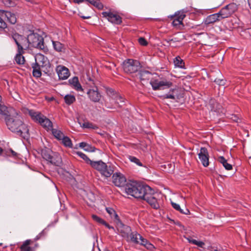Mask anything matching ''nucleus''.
<instances>
[{"mask_svg": "<svg viewBox=\"0 0 251 251\" xmlns=\"http://www.w3.org/2000/svg\"><path fill=\"white\" fill-rule=\"evenodd\" d=\"M126 192L136 199L146 201L151 206L155 209L159 208L157 196L158 194L149 186L133 182L126 185Z\"/></svg>", "mask_w": 251, "mask_h": 251, "instance_id": "nucleus-1", "label": "nucleus"}, {"mask_svg": "<svg viewBox=\"0 0 251 251\" xmlns=\"http://www.w3.org/2000/svg\"><path fill=\"white\" fill-rule=\"evenodd\" d=\"M6 125L13 132H16L19 135L25 137L28 133V128L24 124L22 117L17 113L14 115H7L5 118Z\"/></svg>", "mask_w": 251, "mask_h": 251, "instance_id": "nucleus-2", "label": "nucleus"}, {"mask_svg": "<svg viewBox=\"0 0 251 251\" xmlns=\"http://www.w3.org/2000/svg\"><path fill=\"white\" fill-rule=\"evenodd\" d=\"M91 166L98 171L102 176L108 178L114 173V168L111 165H107L101 160L93 161Z\"/></svg>", "mask_w": 251, "mask_h": 251, "instance_id": "nucleus-3", "label": "nucleus"}, {"mask_svg": "<svg viewBox=\"0 0 251 251\" xmlns=\"http://www.w3.org/2000/svg\"><path fill=\"white\" fill-rule=\"evenodd\" d=\"M29 114L33 121L40 124L47 130H50L52 129V122L41 113L30 110L29 111Z\"/></svg>", "mask_w": 251, "mask_h": 251, "instance_id": "nucleus-4", "label": "nucleus"}, {"mask_svg": "<svg viewBox=\"0 0 251 251\" xmlns=\"http://www.w3.org/2000/svg\"><path fill=\"white\" fill-rule=\"evenodd\" d=\"M35 63L41 66L42 70L46 74L50 73L52 71L51 64L48 58L41 53H37L35 56Z\"/></svg>", "mask_w": 251, "mask_h": 251, "instance_id": "nucleus-5", "label": "nucleus"}, {"mask_svg": "<svg viewBox=\"0 0 251 251\" xmlns=\"http://www.w3.org/2000/svg\"><path fill=\"white\" fill-rule=\"evenodd\" d=\"M123 68L126 73L132 74L138 71L141 68V65L138 60L129 59L123 62Z\"/></svg>", "mask_w": 251, "mask_h": 251, "instance_id": "nucleus-6", "label": "nucleus"}, {"mask_svg": "<svg viewBox=\"0 0 251 251\" xmlns=\"http://www.w3.org/2000/svg\"><path fill=\"white\" fill-rule=\"evenodd\" d=\"M27 40L29 46L31 47L43 50L44 48V43L43 38L39 34L32 33L27 36Z\"/></svg>", "mask_w": 251, "mask_h": 251, "instance_id": "nucleus-7", "label": "nucleus"}, {"mask_svg": "<svg viewBox=\"0 0 251 251\" xmlns=\"http://www.w3.org/2000/svg\"><path fill=\"white\" fill-rule=\"evenodd\" d=\"M12 37L18 46L19 52H20L23 50H26L29 48L27 37L26 38L17 33H13L12 35Z\"/></svg>", "mask_w": 251, "mask_h": 251, "instance_id": "nucleus-8", "label": "nucleus"}, {"mask_svg": "<svg viewBox=\"0 0 251 251\" xmlns=\"http://www.w3.org/2000/svg\"><path fill=\"white\" fill-rule=\"evenodd\" d=\"M237 9V5L235 3H231L223 7L219 12V15L222 19L227 18L236 11Z\"/></svg>", "mask_w": 251, "mask_h": 251, "instance_id": "nucleus-9", "label": "nucleus"}, {"mask_svg": "<svg viewBox=\"0 0 251 251\" xmlns=\"http://www.w3.org/2000/svg\"><path fill=\"white\" fill-rule=\"evenodd\" d=\"M102 17L105 18L108 21L113 24L119 25L122 23V18L117 14L111 12H103L101 13Z\"/></svg>", "mask_w": 251, "mask_h": 251, "instance_id": "nucleus-10", "label": "nucleus"}, {"mask_svg": "<svg viewBox=\"0 0 251 251\" xmlns=\"http://www.w3.org/2000/svg\"><path fill=\"white\" fill-rule=\"evenodd\" d=\"M152 89L154 90H160L164 89V87L169 88L172 85V83L171 81H167L165 80H154L150 82Z\"/></svg>", "mask_w": 251, "mask_h": 251, "instance_id": "nucleus-11", "label": "nucleus"}, {"mask_svg": "<svg viewBox=\"0 0 251 251\" xmlns=\"http://www.w3.org/2000/svg\"><path fill=\"white\" fill-rule=\"evenodd\" d=\"M112 178L113 183L118 187L124 186L126 182V177L121 173L113 174Z\"/></svg>", "mask_w": 251, "mask_h": 251, "instance_id": "nucleus-12", "label": "nucleus"}, {"mask_svg": "<svg viewBox=\"0 0 251 251\" xmlns=\"http://www.w3.org/2000/svg\"><path fill=\"white\" fill-rule=\"evenodd\" d=\"M117 228L118 231L124 237H127L131 232L130 227L126 225L123 224L120 220L116 222Z\"/></svg>", "mask_w": 251, "mask_h": 251, "instance_id": "nucleus-13", "label": "nucleus"}, {"mask_svg": "<svg viewBox=\"0 0 251 251\" xmlns=\"http://www.w3.org/2000/svg\"><path fill=\"white\" fill-rule=\"evenodd\" d=\"M199 158L204 167L209 165V153L207 150L204 147L201 148L198 153Z\"/></svg>", "mask_w": 251, "mask_h": 251, "instance_id": "nucleus-14", "label": "nucleus"}, {"mask_svg": "<svg viewBox=\"0 0 251 251\" xmlns=\"http://www.w3.org/2000/svg\"><path fill=\"white\" fill-rule=\"evenodd\" d=\"M87 94L90 100L94 102H99L101 98V95L99 92L97 87L89 89Z\"/></svg>", "mask_w": 251, "mask_h": 251, "instance_id": "nucleus-15", "label": "nucleus"}, {"mask_svg": "<svg viewBox=\"0 0 251 251\" xmlns=\"http://www.w3.org/2000/svg\"><path fill=\"white\" fill-rule=\"evenodd\" d=\"M0 15L2 17V21L6 19L11 24H15L17 22V18L15 14L9 11H0Z\"/></svg>", "mask_w": 251, "mask_h": 251, "instance_id": "nucleus-16", "label": "nucleus"}, {"mask_svg": "<svg viewBox=\"0 0 251 251\" xmlns=\"http://www.w3.org/2000/svg\"><path fill=\"white\" fill-rule=\"evenodd\" d=\"M56 71L60 79H66L70 75L68 69L64 66H57Z\"/></svg>", "mask_w": 251, "mask_h": 251, "instance_id": "nucleus-17", "label": "nucleus"}, {"mask_svg": "<svg viewBox=\"0 0 251 251\" xmlns=\"http://www.w3.org/2000/svg\"><path fill=\"white\" fill-rule=\"evenodd\" d=\"M222 20L221 16L219 15V12L208 16L203 21L205 25H208L213 24L216 22Z\"/></svg>", "mask_w": 251, "mask_h": 251, "instance_id": "nucleus-18", "label": "nucleus"}, {"mask_svg": "<svg viewBox=\"0 0 251 251\" xmlns=\"http://www.w3.org/2000/svg\"><path fill=\"white\" fill-rule=\"evenodd\" d=\"M164 99H170L173 100H177L179 99V89L175 88L170 90V91L162 96Z\"/></svg>", "mask_w": 251, "mask_h": 251, "instance_id": "nucleus-19", "label": "nucleus"}, {"mask_svg": "<svg viewBox=\"0 0 251 251\" xmlns=\"http://www.w3.org/2000/svg\"><path fill=\"white\" fill-rule=\"evenodd\" d=\"M69 83L71 86L77 91H83V89L79 82L77 77L74 76L69 80Z\"/></svg>", "mask_w": 251, "mask_h": 251, "instance_id": "nucleus-20", "label": "nucleus"}, {"mask_svg": "<svg viewBox=\"0 0 251 251\" xmlns=\"http://www.w3.org/2000/svg\"><path fill=\"white\" fill-rule=\"evenodd\" d=\"M33 243V241L31 239L25 240L20 247V251H34V249L30 246Z\"/></svg>", "mask_w": 251, "mask_h": 251, "instance_id": "nucleus-21", "label": "nucleus"}, {"mask_svg": "<svg viewBox=\"0 0 251 251\" xmlns=\"http://www.w3.org/2000/svg\"><path fill=\"white\" fill-rule=\"evenodd\" d=\"M186 11L184 10V9L178 11L176 12L174 15L172 16L171 18H174V19L183 23V20L186 17Z\"/></svg>", "mask_w": 251, "mask_h": 251, "instance_id": "nucleus-22", "label": "nucleus"}, {"mask_svg": "<svg viewBox=\"0 0 251 251\" xmlns=\"http://www.w3.org/2000/svg\"><path fill=\"white\" fill-rule=\"evenodd\" d=\"M217 161L221 163L226 170L229 171L232 169V166L227 163V160L224 156H219Z\"/></svg>", "mask_w": 251, "mask_h": 251, "instance_id": "nucleus-23", "label": "nucleus"}, {"mask_svg": "<svg viewBox=\"0 0 251 251\" xmlns=\"http://www.w3.org/2000/svg\"><path fill=\"white\" fill-rule=\"evenodd\" d=\"M32 68L33 69L32 74L33 75L37 78L40 77L41 76V66L38 65L36 63H33L32 65Z\"/></svg>", "mask_w": 251, "mask_h": 251, "instance_id": "nucleus-24", "label": "nucleus"}, {"mask_svg": "<svg viewBox=\"0 0 251 251\" xmlns=\"http://www.w3.org/2000/svg\"><path fill=\"white\" fill-rule=\"evenodd\" d=\"M52 156L51 157V159L50 160L49 162L55 166H59L61 164V159L60 156L58 153H52Z\"/></svg>", "mask_w": 251, "mask_h": 251, "instance_id": "nucleus-25", "label": "nucleus"}, {"mask_svg": "<svg viewBox=\"0 0 251 251\" xmlns=\"http://www.w3.org/2000/svg\"><path fill=\"white\" fill-rule=\"evenodd\" d=\"M106 210L109 214L110 217L114 220V222H116L120 220L119 217L115 211L111 207H106Z\"/></svg>", "mask_w": 251, "mask_h": 251, "instance_id": "nucleus-26", "label": "nucleus"}, {"mask_svg": "<svg viewBox=\"0 0 251 251\" xmlns=\"http://www.w3.org/2000/svg\"><path fill=\"white\" fill-rule=\"evenodd\" d=\"M138 244L144 246L149 250H152L154 249L153 245L149 242L146 239L144 238L142 236Z\"/></svg>", "mask_w": 251, "mask_h": 251, "instance_id": "nucleus-27", "label": "nucleus"}, {"mask_svg": "<svg viewBox=\"0 0 251 251\" xmlns=\"http://www.w3.org/2000/svg\"><path fill=\"white\" fill-rule=\"evenodd\" d=\"M139 77L141 80H149L150 78L151 73L146 70H141L138 73Z\"/></svg>", "mask_w": 251, "mask_h": 251, "instance_id": "nucleus-28", "label": "nucleus"}, {"mask_svg": "<svg viewBox=\"0 0 251 251\" xmlns=\"http://www.w3.org/2000/svg\"><path fill=\"white\" fill-rule=\"evenodd\" d=\"M171 204L172 207L175 209L176 210L180 212L182 214H184L185 215H188L190 213L189 210L185 208V209H181L180 208V205L178 204H177L174 202L171 201Z\"/></svg>", "mask_w": 251, "mask_h": 251, "instance_id": "nucleus-29", "label": "nucleus"}, {"mask_svg": "<svg viewBox=\"0 0 251 251\" xmlns=\"http://www.w3.org/2000/svg\"><path fill=\"white\" fill-rule=\"evenodd\" d=\"M175 66L180 68H184L185 63L183 60L180 58V56H176L174 61Z\"/></svg>", "mask_w": 251, "mask_h": 251, "instance_id": "nucleus-30", "label": "nucleus"}, {"mask_svg": "<svg viewBox=\"0 0 251 251\" xmlns=\"http://www.w3.org/2000/svg\"><path fill=\"white\" fill-rule=\"evenodd\" d=\"M51 130L53 135L58 140H61L63 138L64 135L60 130L53 128H52Z\"/></svg>", "mask_w": 251, "mask_h": 251, "instance_id": "nucleus-31", "label": "nucleus"}, {"mask_svg": "<svg viewBox=\"0 0 251 251\" xmlns=\"http://www.w3.org/2000/svg\"><path fill=\"white\" fill-rule=\"evenodd\" d=\"M130 236L131 240L133 242L136 243V244L139 243L140 240L142 238V236L140 234L137 233L136 232H132L130 234Z\"/></svg>", "mask_w": 251, "mask_h": 251, "instance_id": "nucleus-32", "label": "nucleus"}, {"mask_svg": "<svg viewBox=\"0 0 251 251\" xmlns=\"http://www.w3.org/2000/svg\"><path fill=\"white\" fill-rule=\"evenodd\" d=\"M23 51L19 52V53L16 55L15 58V61L17 64L19 65H23L24 64L25 59L24 57L22 55Z\"/></svg>", "mask_w": 251, "mask_h": 251, "instance_id": "nucleus-33", "label": "nucleus"}, {"mask_svg": "<svg viewBox=\"0 0 251 251\" xmlns=\"http://www.w3.org/2000/svg\"><path fill=\"white\" fill-rule=\"evenodd\" d=\"M52 44L54 50L57 51H62L64 49V45L59 42L52 41Z\"/></svg>", "mask_w": 251, "mask_h": 251, "instance_id": "nucleus-34", "label": "nucleus"}, {"mask_svg": "<svg viewBox=\"0 0 251 251\" xmlns=\"http://www.w3.org/2000/svg\"><path fill=\"white\" fill-rule=\"evenodd\" d=\"M64 100L68 105H71L75 101V98L72 95H67L64 97Z\"/></svg>", "mask_w": 251, "mask_h": 251, "instance_id": "nucleus-35", "label": "nucleus"}, {"mask_svg": "<svg viewBox=\"0 0 251 251\" xmlns=\"http://www.w3.org/2000/svg\"><path fill=\"white\" fill-rule=\"evenodd\" d=\"M76 154L78 155V156L80 157L82 159H83L84 160H85L86 163L90 164V166L94 161L90 160L86 154L82 153V152L77 151L76 152Z\"/></svg>", "mask_w": 251, "mask_h": 251, "instance_id": "nucleus-36", "label": "nucleus"}, {"mask_svg": "<svg viewBox=\"0 0 251 251\" xmlns=\"http://www.w3.org/2000/svg\"><path fill=\"white\" fill-rule=\"evenodd\" d=\"M61 140H62V143L65 146L72 148L73 144L71 139L68 137L64 136Z\"/></svg>", "mask_w": 251, "mask_h": 251, "instance_id": "nucleus-37", "label": "nucleus"}, {"mask_svg": "<svg viewBox=\"0 0 251 251\" xmlns=\"http://www.w3.org/2000/svg\"><path fill=\"white\" fill-rule=\"evenodd\" d=\"M99 9H102L103 5L100 0H86Z\"/></svg>", "mask_w": 251, "mask_h": 251, "instance_id": "nucleus-38", "label": "nucleus"}, {"mask_svg": "<svg viewBox=\"0 0 251 251\" xmlns=\"http://www.w3.org/2000/svg\"><path fill=\"white\" fill-rule=\"evenodd\" d=\"M80 126L82 127L83 128H92V129H96L98 128V127L94 125L92 123L89 122H84L82 125H80Z\"/></svg>", "mask_w": 251, "mask_h": 251, "instance_id": "nucleus-39", "label": "nucleus"}, {"mask_svg": "<svg viewBox=\"0 0 251 251\" xmlns=\"http://www.w3.org/2000/svg\"><path fill=\"white\" fill-rule=\"evenodd\" d=\"M113 99L115 100V102L118 104L119 107H121L122 105L120 104L121 103L124 102V99L121 96L117 94L115 95Z\"/></svg>", "mask_w": 251, "mask_h": 251, "instance_id": "nucleus-40", "label": "nucleus"}, {"mask_svg": "<svg viewBox=\"0 0 251 251\" xmlns=\"http://www.w3.org/2000/svg\"><path fill=\"white\" fill-rule=\"evenodd\" d=\"M189 243H192L194 245H197L200 247H202L204 245V243L201 241H198L195 239H188Z\"/></svg>", "mask_w": 251, "mask_h": 251, "instance_id": "nucleus-41", "label": "nucleus"}, {"mask_svg": "<svg viewBox=\"0 0 251 251\" xmlns=\"http://www.w3.org/2000/svg\"><path fill=\"white\" fill-rule=\"evenodd\" d=\"M79 147L84 149V150L87 151H91L93 150H91V147L85 142H81L79 143Z\"/></svg>", "mask_w": 251, "mask_h": 251, "instance_id": "nucleus-42", "label": "nucleus"}, {"mask_svg": "<svg viewBox=\"0 0 251 251\" xmlns=\"http://www.w3.org/2000/svg\"><path fill=\"white\" fill-rule=\"evenodd\" d=\"M128 159L131 162L136 164L137 165L139 166H142L143 165L142 163L140 162L139 159L134 156H129Z\"/></svg>", "mask_w": 251, "mask_h": 251, "instance_id": "nucleus-43", "label": "nucleus"}, {"mask_svg": "<svg viewBox=\"0 0 251 251\" xmlns=\"http://www.w3.org/2000/svg\"><path fill=\"white\" fill-rule=\"evenodd\" d=\"M92 218L93 220L102 225H103V224L105 222V221H104L102 219L100 218V217H98L96 215H92Z\"/></svg>", "mask_w": 251, "mask_h": 251, "instance_id": "nucleus-44", "label": "nucleus"}, {"mask_svg": "<svg viewBox=\"0 0 251 251\" xmlns=\"http://www.w3.org/2000/svg\"><path fill=\"white\" fill-rule=\"evenodd\" d=\"M42 156L45 159L49 162L50 160L51 159V157L52 156V154L48 151H45L43 152Z\"/></svg>", "mask_w": 251, "mask_h": 251, "instance_id": "nucleus-45", "label": "nucleus"}, {"mask_svg": "<svg viewBox=\"0 0 251 251\" xmlns=\"http://www.w3.org/2000/svg\"><path fill=\"white\" fill-rule=\"evenodd\" d=\"M1 97L0 96V114H3V115H6V107L1 105Z\"/></svg>", "mask_w": 251, "mask_h": 251, "instance_id": "nucleus-46", "label": "nucleus"}, {"mask_svg": "<svg viewBox=\"0 0 251 251\" xmlns=\"http://www.w3.org/2000/svg\"><path fill=\"white\" fill-rule=\"evenodd\" d=\"M214 82L221 86H224L226 84V80L223 79L216 78Z\"/></svg>", "mask_w": 251, "mask_h": 251, "instance_id": "nucleus-47", "label": "nucleus"}, {"mask_svg": "<svg viewBox=\"0 0 251 251\" xmlns=\"http://www.w3.org/2000/svg\"><path fill=\"white\" fill-rule=\"evenodd\" d=\"M138 42L140 45L142 46H147L148 45V42L143 37H140L138 39Z\"/></svg>", "mask_w": 251, "mask_h": 251, "instance_id": "nucleus-48", "label": "nucleus"}, {"mask_svg": "<svg viewBox=\"0 0 251 251\" xmlns=\"http://www.w3.org/2000/svg\"><path fill=\"white\" fill-rule=\"evenodd\" d=\"M45 235V231L43 230L38 235H37L33 240H32L33 241V242H35V241L39 240L40 239H41L42 238V237L44 236Z\"/></svg>", "mask_w": 251, "mask_h": 251, "instance_id": "nucleus-49", "label": "nucleus"}, {"mask_svg": "<svg viewBox=\"0 0 251 251\" xmlns=\"http://www.w3.org/2000/svg\"><path fill=\"white\" fill-rule=\"evenodd\" d=\"M3 3L8 6H13L14 3L11 0H3Z\"/></svg>", "mask_w": 251, "mask_h": 251, "instance_id": "nucleus-50", "label": "nucleus"}, {"mask_svg": "<svg viewBox=\"0 0 251 251\" xmlns=\"http://www.w3.org/2000/svg\"><path fill=\"white\" fill-rule=\"evenodd\" d=\"M172 25L174 26L177 27L178 26H179L180 25H182L183 23L174 19L172 22Z\"/></svg>", "mask_w": 251, "mask_h": 251, "instance_id": "nucleus-51", "label": "nucleus"}, {"mask_svg": "<svg viewBox=\"0 0 251 251\" xmlns=\"http://www.w3.org/2000/svg\"><path fill=\"white\" fill-rule=\"evenodd\" d=\"M230 119L235 122H238L239 120V118L235 115H232Z\"/></svg>", "mask_w": 251, "mask_h": 251, "instance_id": "nucleus-52", "label": "nucleus"}, {"mask_svg": "<svg viewBox=\"0 0 251 251\" xmlns=\"http://www.w3.org/2000/svg\"><path fill=\"white\" fill-rule=\"evenodd\" d=\"M103 225H104L107 228L109 229H114V227L111 226H110L108 223H107L105 221L103 224Z\"/></svg>", "mask_w": 251, "mask_h": 251, "instance_id": "nucleus-53", "label": "nucleus"}, {"mask_svg": "<svg viewBox=\"0 0 251 251\" xmlns=\"http://www.w3.org/2000/svg\"><path fill=\"white\" fill-rule=\"evenodd\" d=\"M10 151L11 152V154H12V155L13 156H14V157H15V156H17V153H16L15 151H13V150H10Z\"/></svg>", "mask_w": 251, "mask_h": 251, "instance_id": "nucleus-54", "label": "nucleus"}, {"mask_svg": "<svg viewBox=\"0 0 251 251\" xmlns=\"http://www.w3.org/2000/svg\"><path fill=\"white\" fill-rule=\"evenodd\" d=\"M74 2L77 3H81L83 1V0H74Z\"/></svg>", "mask_w": 251, "mask_h": 251, "instance_id": "nucleus-55", "label": "nucleus"}, {"mask_svg": "<svg viewBox=\"0 0 251 251\" xmlns=\"http://www.w3.org/2000/svg\"><path fill=\"white\" fill-rule=\"evenodd\" d=\"M39 247V245L38 243H36L35 245H34V247H32V248L34 249V251H35V249L37 248H38Z\"/></svg>", "mask_w": 251, "mask_h": 251, "instance_id": "nucleus-56", "label": "nucleus"}, {"mask_svg": "<svg viewBox=\"0 0 251 251\" xmlns=\"http://www.w3.org/2000/svg\"><path fill=\"white\" fill-rule=\"evenodd\" d=\"M2 151H3V150H2V148L0 147V154H1V153L2 152Z\"/></svg>", "mask_w": 251, "mask_h": 251, "instance_id": "nucleus-57", "label": "nucleus"}, {"mask_svg": "<svg viewBox=\"0 0 251 251\" xmlns=\"http://www.w3.org/2000/svg\"><path fill=\"white\" fill-rule=\"evenodd\" d=\"M89 18V17H83V19H87V18Z\"/></svg>", "mask_w": 251, "mask_h": 251, "instance_id": "nucleus-58", "label": "nucleus"}, {"mask_svg": "<svg viewBox=\"0 0 251 251\" xmlns=\"http://www.w3.org/2000/svg\"><path fill=\"white\" fill-rule=\"evenodd\" d=\"M2 245V243H0V246Z\"/></svg>", "mask_w": 251, "mask_h": 251, "instance_id": "nucleus-59", "label": "nucleus"}, {"mask_svg": "<svg viewBox=\"0 0 251 251\" xmlns=\"http://www.w3.org/2000/svg\"><path fill=\"white\" fill-rule=\"evenodd\" d=\"M214 251H218V250H215Z\"/></svg>", "mask_w": 251, "mask_h": 251, "instance_id": "nucleus-60", "label": "nucleus"}]
</instances>
